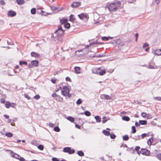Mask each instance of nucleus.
Returning <instances> with one entry per match:
<instances>
[{
    "label": "nucleus",
    "mask_w": 161,
    "mask_h": 161,
    "mask_svg": "<svg viewBox=\"0 0 161 161\" xmlns=\"http://www.w3.org/2000/svg\"><path fill=\"white\" fill-rule=\"evenodd\" d=\"M17 2L19 5H21L25 3L24 0H17Z\"/></svg>",
    "instance_id": "32"
},
{
    "label": "nucleus",
    "mask_w": 161,
    "mask_h": 161,
    "mask_svg": "<svg viewBox=\"0 0 161 161\" xmlns=\"http://www.w3.org/2000/svg\"><path fill=\"white\" fill-rule=\"evenodd\" d=\"M54 33L60 36H62L64 33V31L61 25L58 26V29L55 31Z\"/></svg>",
    "instance_id": "2"
},
{
    "label": "nucleus",
    "mask_w": 161,
    "mask_h": 161,
    "mask_svg": "<svg viewBox=\"0 0 161 161\" xmlns=\"http://www.w3.org/2000/svg\"><path fill=\"white\" fill-rule=\"evenodd\" d=\"M141 153L144 155L148 156L150 155V151L146 148H142L140 150Z\"/></svg>",
    "instance_id": "7"
},
{
    "label": "nucleus",
    "mask_w": 161,
    "mask_h": 161,
    "mask_svg": "<svg viewBox=\"0 0 161 161\" xmlns=\"http://www.w3.org/2000/svg\"><path fill=\"white\" fill-rule=\"evenodd\" d=\"M5 135L7 137H11L13 136V134L11 132H7L5 133Z\"/></svg>",
    "instance_id": "39"
},
{
    "label": "nucleus",
    "mask_w": 161,
    "mask_h": 161,
    "mask_svg": "<svg viewBox=\"0 0 161 161\" xmlns=\"http://www.w3.org/2000/svg\"><path fill=\"white\" fill-rule=\"evenodd\" d=\"M24 96L25 98H27L28 100H30L31 99V97L26 94H24Z\"/></svg>",
    "instance_id": "50"
},
{
    "label": "nucleus",
    "mask_w": 161,
    "mask_h": 161,
    "mask_svg": "<svg viewBox=\"0 0 161 161\" xmlns=\"http://www.w3.org/2000/svg\"><path fill=\"white\" fill-rule=\"evenodd\" d=\"M95 119L97 123L100 122L101 121V118L99 116H95Z\"/></svg>",
    "instance_id": "20"
},
{
    "label": "nucleus",
    "mask_w": 161,
    "mask_h": 161,
    "mask_svg": "<svg viewBox=\"0 0 161 161\" xmlns=\"http://www.w3.org/2000/svg\"><path fill=\"white\" fill-rule=\"evenodd\" d=\"M154 155H151L152 156L155 157L158 159L161 160V153L158 150L155 149L154 150Z\"/></svg>",
    "instance_id": "6"
},
{
    "label": "nucleus",
    "mask_w": 161,
    "mask_h": 161,
    "mask_svg": "<svg viewBox=\"0 0 161 161\" xmlns=\"http://www.w3.org/2000/svg\"><path fill=\"white\" fill-rule=\"evenodd\" d=\"M69 92V90L68 86H65L63 87L61 91V92L64 96L67 97Z\"/></svg>",
    "instance_id": "4"
},
{
    "label": "nucleus",
    "mask_w": 161,
    "mask_h": 161,
    "mask_svg": "<svg viewBox=\"0 0 161 161\" xmlns=\"http://www.w3.org/2000/svg\"><path fill=\"white\" fill-rule=\"evenodd\" d=\"M38 148L41 150H42L44 149V147L42 145H39L38 146Z\"/></svg>",
    "instance_id": "46"
},
{
    "label": "nucleus",
    "mask_w": 161,
    "mask_h": 161,
    "mask_svg": "<svg viewBox=\"0 0 161 161\" xmlns=\"http://www.w3.org/2000/svg\"><path fill=\"white\" fill-rule=\"evenodd\" d=\"M100 69L101 67L94 68L92 69V73L94 74L99 75V71L100 70Z\"/></svg>",
    "instance_id": "10"
},
{
    "label": "nucleus",
    "mask_w": 161,
    "mask_h": 161,
    "mask_svg": "<svg viewBox=\"0 0 161 161\" xmlns=\"http://www.w3.org/2000/svg\"><path fill=\"white\" fill-rule=\"evenodd\" d=\"M78 17L81 19L84 18H87V14H85L84 13H81L80 14L78 15Z\"/></svg>",
    "instance_id": "11"
},
{
    "label": "nucleus",
    "mask_w": 161,
    "mask_h": 161,
    "mask_svg": "<svg viewBox=\"0 0 161 161\" xmlns=\"http://www.w3.org/2000/svg\"><path fill=\"white\" fill-rule=\"evenodd\" d=\"M63 8H59V7H58V8H57V11H61L62 9H63Z\"/></svg>",
    "instance_id": "64"
},
{
    "label": "nucleus",
    "mask_w": 161,
    "mask_h": 161,
    "mask_svg": "<svg viewBox=\"0 0 161 161\" xmlns=\"http://www.w3.org/2000/svg\"><path fill=\"white\" fill-rule=\"evenodd\" d=\"M108 120V119H107L106 117H103L102 118V123H104L105 122H106Z\"/></svg>",
    "instance_id": "47"
},
{
    "label": "nucleus",
    "mask_w": 161,
    "mask_h": 161,
    "mask_svg": "<svg viewBox=\"0 0 161 161\" xmlns=\"http://www.w3.org/2000/svg\"><path fill=\"white\" fill-rule=\"evenodd\" d=\"M64 27L65 28L67 29H69L70 28V24L69 23L67 22L64 25Z\"/></svg>",
    "instance_id": "29"
},
{
    "label": "nucleus",
    "mask_w": 161,
    "mask_h": 161,
    "mask_svg": "<svg viewBox=\"0 0 161 161\" xmlns=\"http://www.w3.org/2000/svg\"><path fill=\"white\" fill-rule=\"evenodd\" d=\"M53 161H59V160L57 158L53 157L52 158Z\"/></svg>",
    "instance_id": "56"
},
{
    "label": "nucleus",
    "mask_w": 161,
    "mask_h": 161,
    "mask_svg": "<svg viewBox=\"0 0 161 161\" xmlns=\"http://www.w3.org/2000/svg\"><path fill=\"white\" fill-rule=\"evenodd\" d=\"M154 99L156 100L161 101V97H154Z\"/></svg>",
    "instance_id": "49"
},
{
    "label": "nucleus",
    "mask_w": 161,
    "mask_h": 161,
    "mask_svg": "<svg viewBox=\"0 0 161 161\" xmlns=\"http://www.w3.org/2000/svg\"><path fill=\"white\" fill-rule=\"evenodd\" d=\"M82 101H81V99H79L76 101V104L78 105H79L81 104L82 103Z\"/></svg>",
    "instance_id": "45"
},
{
    "label": "nucleus",
    "mask_w": 161,
    "mask_h": 161,
    "mask_svg": "<svg viewBox=\"0 0 161 161\" xmlns=\"http://www.w3.org/2000/svg\"><path fill=\"white\" fill-rule=\"evenodd\" d=\"M63 151L65 153H68L69 154H74L75 152V150L74 149H71V148L69 147H64Z\"/></svg>",
    "instance_id": "3"
},
{
    "label": "nucleus",
    "mask_w": 161,
    "mask_h": 161,
    "mask_svg": "<svg viewBox=\"0 0 161 161\" xmlns=\"http://www.w3.org/2000/svg\"><path fill=\"white\" fill-rule=\"evenodd\" d=\"M128 150L132 154L134 153L135 151V150L133 148V147L129 148L128 149Z\"/></svg>",
    "instance_id": "40"
},
{
    "label": "nucleus",
    "mask_w": 161,
    "mask_h": 161,
    "mask_svg": "<svg viewBox=\"0 0 161 161\" xmlns=\"http://www.w3.org/2000/svg\"><path fill=\"white\" fill-rule=\"evenodd\" d=\"M62 36L58 35L55 37L54 40L55 42H58L62 40Z\"/></svg>",
    "instance_id": "13"
},
{
    "label": "nucleus",
    "mask_w": 161,
    "mask_h": 161,
    "mask_svg": "<svg viewBox=\"0 0 161 161\" xmlns=\"http://www.w3.org/2000/svg\"><path fill=\"white\" fill-rule=\"evenodd\" d=\"M16 106V104L14 103H11V105L10 106V107L14 108H15V106Z\"/></svg>",
    "instance_id": "57"
},
{
    "label": "nucleus",
    "mask_w": 161,
    "mask_h": 161,
    "mask_svg": "<svg viewBox=\"0 0 161 161\" xmlns=\"http://www.w3.org/2000/svg\"><path fill=\"white\" fill-rule=\"evenodd\" d=\"M53 130L54 131L57 132H59L60 131V128L58 126H56L55 127H54Z\"/></svg>",
    "instance_id": "41"
},
{
    "label": "nucleus",
    "mask_w": 161,
    "mask_h": 161,
    "mask_svg": "<svg viewBox=\"0 0 161 161\" xmlns=\"http://www.w3.org/2000/svg\"><path fill=\"white\" fill-rule=\"evenodd\" d=\"M102 132L103 134L106 136H109L110 134V132L105 130H103Z\"/></svg>",
    "instance_id": "18"
},
{
    "label": "nucleus",
    "mask_w": 161,
    "mask_h": 161,
    "mask_svg": "<svg viewBox=\"0 0 161 161\" xmlns=\"http://www.w3.org/2000/svg\"><path fill=\"white\" fill-rule=\"evenodd\" d=\"M81 3L79 2H74L71 5V7L72 8H77L80 5Z\"/></svg>",
    "instance_id": "12"
},
{
    "label": "nucleus",
    "mask_w": 161,
    "mask_h": 161,
    "mask_svg": "<svg viewBox=\"0 0 161 161\" xmlns=\"http://www.w3.org/2000/svg\"><path fill=\"white\" fill-rule=\"evenodd\" d=\"M75 19L74 18V15L72 14H71L69 16V20L72 22H73Z\"/></svg>",
    "instance_id": "26"
},
{
    "label": "nucleus",
    "mask_w": 161,
    "mask_h": 161,
    "mask_svg": "<svg viewBox=\"0 0 161 161\" xmlns=\"http://www.w3.org/2000/svg\"><path fill=\"white\" fill-rule=\"evenodd\" d=\"M36 10L35 8H32L31 10V14H35L36 13Z\"/></svg>",
    "instance_id": "33"
},
{
    "label": "nucleus",
    "mask_w": 161,
    "mask_h": 161,
    "mask_svg": "<svg viewBox=\"0 0 161 161\" xmlns=\"http://www.w3.org/2000/svg\"><path fill=\"white\" fill-rule=\"evenodd\" d=\"M75 127L78 129H80V126L77 124H75Z\"/></svg>",
    "instance_id": "61"
},
{
    "label": "nucleus",
    "mask_w": 161,
    "mask_h": 161,
    "mask_svg": "<svg viewBox=\"0 0 161 161\" xmlns=\"http://www.w3.org/2000/svg\"><path fill=\"white\" fill-rule=\"evenodd\" d=\"M8 151L10 152V154H12V157L18 159L20 157L19 155L14 153L12 151L10 150H8Z\"/></svg>",
    "instance_id": "8"
},
{
    "label": "nucleus",
    "mask_w": 161,
    "mask_h": 161,
    "mask_svg": "<svg viewBox=\"0 0 161 161\" xmlns=\"http://www.w3.org/2000/svg\"><path fill=\"white\" fill-rule=\"evenodd\" d=\"M42 12L41 13V15H42L46 16V12L43 11V10L41 11Z\"/></svg>",
    "instance_id": "58"
},
{
    "label": "nucleus",
    "mask_w": 161,
    "mask_h": 161,
    "mask_svg": "<svg viewBox=\"0 0 161 161\" xmlns=\"http://www.w3.org/2000/svg\"><path fill=\"white\" fill-rule=\"evenodd\" d=\"M119 1L118 2L112 3L109 4L108 7V9L110 12H114L117 10L118 9L119 6L118 4H120Z\"/></svg>",
    "instance_id": "1"
},
{
    "label": "nucleus",
    "mask_w": 161,
    "mask_h": 161,
    "mask_svg": "<svg viewBox=\"0 0 161 161\" xmlns=\"http://www.w3.org/2000/svg\"><path fill=\"white\" fill-rule=\"evenodd\" d=\"M109 135L111 138L112 139H114L116 137V135L113 133L110 134Z\"/></svg>",
    "instance_id": "42"
},
{
    "label": "nucleus",
    "mask_w": 161,
    "mask_h": 161,
    "mask_svg": "<svg viewBox=\"0 0 161 161\" xmlns=\"http://www.w3.org/2000/svg\"><path fill=\"white\" fill-rule=\"evenodd\" d=\"M50 7L51 10L53 11H55L57 9V7L53 5L50 6Z\"/></svg>",
    "instance_id": "43"
},
{
    "label": "nucleus",
    "mask_w": 161,
    "mask_h": 161,
    "mask_svg": "<svg viewBox=\"0 0 161 161\" xmlns=\"http://www.w3.org/2000/svg\"><path fill=\"white\" fill-rule=\"evenodd\" d=\"M57 79L56 78L54 79H51V81L52 83L53 84H55L56 82Z\"/></svg>",
    "instance_id": "55"
},
{
    "label": "nucleus",
    "mask_w": 161,
    "mask_h": 161,
    "mask_svg": "<svg viewBox=\"0 0 161 161\" xmlns=\"http://www.w3.org/2000/svg\"><path fill=\"white\" fill-rule=\"evenodd\" d=\"M129 139V137L127 135H125L123 136V139L124 141H127Z\"/></svg>",
    "instance_id": "30"
},
{
    "label": "nucleus",
    "mask_w": 161,
    "mask_h": 161,
    "mask_svg": "<svg viewBox=\"0 0 161 161\" xmlns=\"http://www.w3.org/2000/svg\"><path fill=\"white\" fill-rule=\"evenodd\" d=\"M147 114L144 112H142V113L141 114V116L143 118H146L147 116Z\"/></svg>",
    "instance_id": "51"
},
{
    "label": "nucleus",
    "mask_w": 161,
    "mask_h": 161,
    "mask_svg": "<svg viewBox=\"0 0 161 161\" xmlns=\"http://www.w3.org/2000/svg\"><path fill=\"white\" fill-rule=\"evenodd\" d=\"M68 21V19H61L60 20V23L61 25L64 24V25Z\"/></svg>",
    "instance_id": "22"
},
{
    "label": "nucleus",
    "mask_w": 161,
    "mask_h": 161,
    "mask_svg": "<svg viewBox=\"0 0 161 161\" xmlns=\"http://www.w3.org/2000/svg\"><path fill=\"white\" fill-rule=\"evenodd\" d=\"M153 141V137L150 138L147 141V144L149 145L150 146L152 144V142Z\"/></svg>",
    "instance_id": "19"
},
{
    "label": "nucleus",
    "mask_w": 161,
    "mask_h": 161,
    "mask_svg": "<svg viewBox=\"0 0 161 161\" xmlns=\"http://www.w3.org/2000/svg\"><path fill=\"white\" fill-rule=\"evenodd\" d=\"M135 125L136 126L138 127L140 125V124L139 123H138L136 121L135 123Z\"/></svg>",
    "instance_id": "63"
},
{
    "label": "nucleus",
    "mask_w": 161,
    "mask_h": 161,
    "mask_svg": "<svg viewBox=\"0 0 161 161\" xmlns=\"http://www.w3.org/2000/svg\"><path fill=\"white\" fill-rule=\"evenodd\" d=\"M80 68L79 67L76 66L74 68L76 74L80 73Z\"/></svg>",
    "instance_id": "15"
},
{
    "label": "nucleus",
    "mask_w": 161,
    "mask_h": 161,
    "mask_svg": "<svg viewBox=\"0 0 161 161\" xmlns=\"http://www.w3.org/2000/svg\"><path fill=\"white\" fill-rule=\"evenodd\" d=\"M85 114V115L87 116H89L91 115V112L88 111H86L80 114Z\"/></svg>",
    "instance_id": "16"
},
{
    "label": "nucleus",
    "mask_w": 161,
    "mask_h": 161,
    "mask_svg": "<svg viewBox=\"0 0 161 161\" xmlns=\"http://www.w3.org/2000/svg\"><path fill=\"white\" fill-rule=\"evenodd\" d=\"M110 36H103L102 37V39L104 41H107L109 39Z\"/></svg>",
    "instance_id": "37"
},
{
    "label": "nucleus",
    "mask_w": 161,
    "mask_h": 161,
    "mask_svg": "<svg viewBox=\"0 0 161 161\" xmlns=\"http://www.w3.org/2000/svg\"><path fill=\"white\" fill-rule=\"evenodd\" d=\"M122 119L123 120L126 121H129L130 120V118L127 116H124L122 117Z\"/></svg>",
    "instance_id": "31"
},
{
    "label": "nucleus",
    "mask_w": 161,
    "mask_h": 161,
    "mask_svg": "<svg viewBox=\"0 0 161 161\" xmlns=\"http://www.w3.org/2000/svg\"><path fill=\"white\" fill-rule=\"evenodd\" d=\"M139 123L140 125H145L147 124V121L146 120H139Z\"/></svg>",
    "instance_id": "21"
},
{
    "label": "nucleus",
    "mask_w": 161,
    "mask_h": 161,
    "mask_svg": "<svg viewBox=\"0 0 161 161\" xmlns=\"http://www.w3.org/2000/svg\"><path fill=\"white\" fill-rule=\"evenodd\" d=\"M5 4V2L3 0H0V4L1 5H4Z\"/></svg>",
    "instance_id": "52"
},
{
    "label": "nucleus",
    "mask_w": 161,
    "mask_h": 161,
    "mask_svg": "<svg viewBox=\"0 0 161 161\" xmlns=\"http://www.w3.org/2000/svg\"><path fill=\"white\" fill-rule=\"evenodd\" d=\"M52 96L53 97H57L58 96V95L55 93H53L52 94Z\"/></svg>",
    "instance_id": "59"
},
{
    "label": "nucleus",
    "mask_w": 161,
    "mask_h": 161,
    "mask_svg": "<svg viewBox=\"0 0 161 161\" xmlns=\"http://www.w3.org/2000/svg\"><path fill=\"white\" fill-rule=\"evenodd\" d=\"M65 80L66 81H71V80L70 78L69 77H67L65 78Z\"/></svg>",
    "instance_id": "60"
},
{
    "label": "nucleus",
    "mask_w": 161,
    "mask_h": 161,
    "mask_svg": "<svg viewBox=\"0 0 161 161\" xmlns=\"http://www.w3.org/2000/svg\"><path fill=\"white\" fill-rule=\"evenodd\" d=\"M140 149V147L139 146H137L135 147V149H134L136 151L137 153L139 155H140V151H139Z\"/></svg>",
    "instance_id": "24"
},
{
    "label": "nucleus",
    "mask_w": 161,
    "mask_h": 161,
    "mask_svg": "<svg viewBox=\"0 0 161 161\" xmlns=\"http://www.w3.org/2000/svg\"><path fill=\"white\" fill-rule=\"evenodd\" d=\"M106 71L105 69L104 70L102 69L101 67L100 70L99 71V75H103L105 74Z\"/></svg>",
    "instance_id": "17"
},
{
    "label": "nucleus",
    "mask_w": 161,
    "mask_h": 161,
    "mask_svg": "<svg viewBox=\"0 0 161 161\" xmlns=\"http://www.w3.org/2000/svg\"><path fill=\"white\" fill-rule=\"evenodd\" d=\"M157 66L156 65L155 67L154 66H152L149 64V63L147 68L148 69H155L157 68Z\"/></svg>",
    "instance_id": "36"
},
{
    "label": "nucleus",
    "mask_w": 161,
    "mask_h": 161,
    "mask_svg": "<svg viewBox=\"0 0 161 161\" xmlns=\"http://www.w3.org/2000/svg\"><path fill=\"white\" fill-rule=\"evenodd\" d=\"M132 131L131 132V133H135L136 132V130L135 127L134 126H133L131 127Z\"/></svg>",
    "instance_id": "34"
},
{
    "label": "nucleus",
    "mask_w": 161,
    "mask_h": 161,
    "mask_svg": "<svg viewBox=\"0 0 161 161\" xmlns=\"http://www.w3.org/2000/svg\"><path fill=\"white\" fill-rule=\"evenodd\" d=\"M132 139L136 141L141 139V137L140 135L134 136L132 137Z\"/></svg>",
    "instance_id": "23"
},
{
    "label": "nucleus",
    "mask_w": 161,
    "mask_h": 161,
    "mask_svg": "<svg viewBox=\"0 0 161 161\" xmlns=\"http://www.w3.org/2000/svg\"><path fill=\"white\" fill-rule=\"evenodd\" d=\"M31 56L33 57H34L36 58H39L40 57V55L39 54L34 52H32L31 53Z\"/></svg>",
    "instance_id": "14"
},
{
    "label": "nucleus",
    "mask_w": 161,
    "mask_h": 161,
    "mask_svg": "<svg viewBox=\"0 0 161 161\" xmlns=\"http://www.w3.org/2000/svg\"><path fill=\"white\" fill-rule=\"evenodd\" d=\"M40 97V96L39 95L37 94L34 96V98L36 99L37 100L39 99Z\"/></svg>",
    "instance_id": "53"
},
{
    "label": "nucleus",
    "mask_w": 161,
    "mask_h": 161,
    "mask_svg": "<svg viewBox=\"0 0 161 161\" xmlns=\"http://www.w3.org/2000/svg\"><path fill=\"white\" fill-rule=\"evenodd\" d=\"M67 119L71 122H73L75 120L74 118L71 116H68Z\"/></svg>",
    "instance_id": "28"
},
{
    "label": "nucleus",
    "mask_w": 161,
    "mask_h": 161,
    "mask_svg": "<svg viewBox=\"0 0 161 161\" xmlns=\"http://www.w3.org/2000/svg\"><path fill=\"white\" fill-rule=\"evenodd\" d=\"M19 64L20 65H22L23 64L27 65V62L25 61H21L19 62Z\"/></svg>",
    "instance_id": "35"
},
{
    "label": "nucleus",
    "mask_w": 161,
    "mask_h": 161,
    "mask_svg": "<svg viewBox=\"0 0 161 161\" xmlns=\"http://www.w3.org/2000/svg\"><path fill=\"white\" fill-rule=\"evenodd\" d=\"M103 96L105 99L108 100L111 99V97L108 95H104Z\"/></svg>",
    "instance_id": "44"
},
{
    "label": "nucleus",
    "mask_w": 161,
    "mask_h": 161,
    "mask_svg": "<svg viewBox=\"0 0 161 161\" xmlns=\"http://www.w3.org/2000/svg\"><path fill=\"white\" fill-rule=\"evenodd\" d=\"M149 45L148 44L146 43H145L144 45H143L142 47L143 48H144L146 47H148Z\"/></svg>",
    "instance_id": "62"
},
{
    "label": "nucleus",
    "mask_w": 161,
    "mask_h": 161,
    "mask_svg": "<svg viewBox=\"0 0 161 161\" xmlns=\"http://www.w3.org/2000/svg\"><path fill=\"white\" fill-rule=\"evenodd\" d=\"M11 105V103L10 102L8 101H7L6 102V103L5 104V107L7 108H9L10 107V106Z\"/></svg>",
    "instance_id": "27"
},
{
    "label": "nucleus",
    "mask_w": 161,
    "mask_h": 161,
    "mask_svg": "<svg viewBox=\"0 0 161 161\" xmlns=\"http://www.w3.org/2000/svg\"><path fill=\"white\" fill-rule=\"evenodd\" d=\"M42 10L40 8H38L36 13L38 14H41V13L42 12L41 11H42Z\"/></svg>",
    "instance_id": "54"
},
{
    "label": "nucleus",
    "mask_w": 161,
    "mask_h": 161,
    "mask_svg": "<svg viewBox=\"0 0 161 161\" xmlns=\"http://www.w3.org/2000/svg\"><path fill=\"white\" fill-rule=\"evenodd\" d=\"M38 61L36 60H32L31 64H29L28 65V68H31L33 66L37 67L38 64Z\"/></svg>",
    "instance_id": "5"
},
{
    "label": "nucleus",
    "mask_w": 161,
    "mask_h": 161,
    "mask_svg": "<svg viewBox=\"0 0 161 161\" xmlns=\"http://www.w3.org/2000/svg\"><path fill=\"white\" fill-rule=\"evenodd\" d=\"M77 153L78 155L80 156H83L84 155V153L81 151H78Z\"/></svg>",
    "instance_id": "38"
},
{
    "label": "nucleus",
    "mask_w": 161,
    "mask_h": 161,
    "mask_svg": "<svg viewBox=\"0 0 161 161\" xmlns=\"http://www.w3.org/2000/svg\"><path fill=\"white\" fill-rule=\"evenodd\" d=\"M149 136V135H147V134L145 133L142 134L141 135L142 138V139L144 138L145 137L147 136Z\"/></svg>",
    "instance_id": "48"
},
{
    "label": "nucleus",
    "mask_w": 161,
    "mask_h": 161,
    "mask_svg": "<svg viewBox=\"0 0 161 161\" xmlns=\"http://www.w3.org/2000/svg\"><path fill=\"white\" fill-rule=\"evenodd\" d=\"M161 53V49L156 50L154 51V54L155 55H157L158 56L161 55L160 54Z\"/></svg>",
    "instance_id": "25"
},
{
    "label": "nucleus",
    "mask_w": 161,
    "mask_h": 161,
    "mask_svg": "<svg viewBox=\"0 0 161 161\" xmlns=\"http://www.w3.org/2000/svg\"><path fill=\"white\" fill-rule=\"evenodd\" d=\"M16 14V13L14 11L10 10L8 12V15L9 17H13L15 16Z\"/></svg>",
    "instance_id": "9"
}]
</instances>
